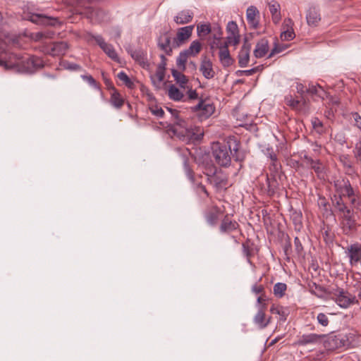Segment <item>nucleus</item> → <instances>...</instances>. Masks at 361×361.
Listing matches in <instances>:
<instances>
[{"label": "nucleus", "mask_w": 361, "mask_h": 361, "mask_svg": "<svg viewBox=\"0 0 361 361\" xmlns=\"http://www.w3.org/2000/svg\"><path fill=\"white\" fill-rule=\"evenodd\" d=\"M0 65L23 73H32L42 66V62L34 56H20L16 54H9L5 61L0 60Z\"/></svg>", "instance_id": "nucleus-1"}, {"label": "nucleus", "mask_w": 361, "mask_h": 361, "mask_svg": "<svg viewBox=\"0 0 361 361\" xmlns=\"http://www.w3.org/2000/svg\"><path fill=\"white\" fill-rule=\"evenodd\" d=\"M228 146L221 145L219 142L213 143L212 154L216 162L221 166H228L231 164V148L235 152L238 150V142L235 139H230Z\"/></svg>", "instance_id": "nucleus-2"}, {"label": "nucleus", "mask_w": 361, "mask_h": 361, "mask_svg": "<svg viewBox=\"0 0 361 361\" xmlns=\"http://www.w3.org/2000/svg\"><path fill=\"white\" fill-rule=\"evenodd\" d=\"M173 133L183 140H199L203 137L204 132L199 127L191 128L188 126L185 121L177 118L173 126Z\"/></svg>", "instance_id": "nucleus-3"}, {"label": "nucleus", "mask_w": 361, "mask_h": 361, "mask_svg": "<svg viewBox=\"0 0 361 361\" xmlns=\"http://www.w3.org/2000/svg\"><path fill=\"white\" fill-rule=\"evenodd\" d=\"M229 44L222 42H210V49H219V59L221 66L227 68L233 65L234 59L231 57L228 50Z\"/></svg>", "instance_id": "nucleus-4"}, {"label": "nucleus", "mask_w": 361, "mask_h": 361, "mask_svg": "<svg viewBox=\"0 0 361 361\" xmlns=\"http://www.w3.org/2000/svg\"><path fill=\"white\" fill-rule=\"evenodd\" d=\"M192 109L200 121L208 118L214 111V106L202 99Z\"/></svg>", "instance_id": "nucleus-5"}, {"label": "nucleus", "mask_w": 361, "mask_h": 361, "mask_svg": "<svg viewBox=\"0 0 361 361\" xmlns=\"http://www.w3.org/2000/svg\"><path fill=\"white\" fill-rule=\"evenodd\" d=\"M226 41L224 42L236 47L240 42V35L238 26L235 21L231 20L226 25Z\"/></svg>", "instance_id": "nucleus-6"}, {"label": "nucleus", "mask_w": 361, "mask_h": 361, "mask_svg": "<svg viewBox=\"0 0 361 361\" xmlns=\"http://www.w3.org/2000/svg\"><path fill=\"white\" fill-rule=\"evenodd\" d=\"M345 253L349 259L351 267L357 266L361 262V244L355 243L346 248Z\"/></svg>", "instance_id": "nucleus-7"}, {"label": "nucleus", "mask_w": 361, "mask_h": 361, "mask_svg": "<svg viewBox=\"0 0 361 361\" xmlns=\"http://www.w3.org/2000/svg\"><path fill=\"white\" fill-rule=\"evenodd\" d=\"M336 304L341 308H348L351 305L358 304L356 297L347 291L340 290L336 297Z\"/></svg>", "instance_id": "nucleus-8"}, {"label": "nucleus", "mask_w": 361, "mask_h": 361, "mask_svg": "<svg viewBox=\"0 0 361 361\" xmlns=\"http://www.w3.org/2000/svg\"><path fill=\"white\" fill-rule=\"evenodd\" d=\"M340 225L345 233H349L355 226L353 212L351 210L345 212V214L338 216Z\"/></svg>", "instance_id": "nucleus-9"}, {"label": "nucleus", "mask_w": 361, "mask_h": 361, "mask_svg": "<svg viewBox=\"0 0 361 361\" xmlns=\"http://www.w3.org/2000/svg\"><path fill=\"white\" fill-rule=\"evenodd\" d=\"M92 37L109 58L115 61H119L118 54L111 44L106 43L101 35H94Z\"/></svg>", "instance_id": "nucleus-10"}, {"label": "nucleus", "mask_w": 361, "mask_h": 361, "mask_svg": "<svg viewBox=\"0 0 361 361\" xmlns=\"http://www.w3.org/2000/svg\"><path fill=\"white\" fill-rule=\"evenodd\" d=\"M194 25H188L180 27L177 30L176 36L173 39V43L178 47L188 41L192 35Z\"/></svg>", "instance_id": "nucleus-11"}, {"label": "nucleus", "mask_w": 361, "mask_h": 361, "mask_svg": "<svg viewBox=\"0 0 361 361\" xmlns=\"http://www.w3.org/2000/svg\"><path fill=\"white\" fill-rule=\"evenodd\" d=\"M335 187L340 196H346L349 200L355 194L348 180H338L335 183Z\"/></svg>", "instance_id": "nucleus-12"}, {"label": "nucleus", "mask_w": 361, "mask_h": 361, "mask_svg": "<svg viewBox=\"0 0 361 361\" xmlns=\"http://www.w3.org/2000/svg\"><path fill=\"white\" fill-rule=\"evenodd\" d=\"M208 181L217 190L226 189L228 185L227 177L221 171H218L214 176L209 177Z\"/></svg>", "instance_id": "nucleus-13"}, {"label": "nucleus", "mask_w": 361, "mask_h": 361, "mask_svg": "<svg viewBox=\"0 0 361 361\" xmlns=\"http://www.w3.org/2000/svg\"><path fill=\"white\" fill-rule=\"evenodd\" d=\"M68 49V44L66 42H57L52 44L50 48L46 51L47 54L56 56L64 55Z\"/></svg>", "instance_id": "nucleus-14"}, {"label": "nucleus", "mask_w": 361, "mask_h": 361, "mask_svg": "<svg viewBox=\"0 0 361 361\" xmlns=\"http://www.w3.org/2000/svg\"><path fill=\"white\" fill-rule=\"evenodd\" d=\"M30 21L39 25H55L58 20L56 18H51L40 13H33L30 16Z\"/></svg>", "instance_id": "nucleus-15"}, {"label": "nucleus", "mask_w": 361, "mask_h": 361, "mask_svg": "<svg viewBox=\"0 0 361 361\" xmlns=\"http://www.w3.org/2000/svg\"><path fill=\"white\" fill-rule=\"evenodd\" d=\"M193 12L190 10H183L179 11L173 18L174 22L178 25L187 24L192 21Z\"/></svg>", "instance_id": "nucleus-16"}, {"label": "nucleus", "mask_w": 361, "mask_h": 361, "mask_svg": "<svg viewBox=\"0 0 361 361\" xmlns=\"http://www.w3.org/2000/svg\"><path fill=\"white\" fill-rule=\"evenodd\" d=\"M258 16L259 11L255 6H250L247 8L246 18L252 28H257L259 25Z\"/></svg>", "instance_id": "nucleus-17"}, {"label": "nucleus", "mask_w": 361, "mask_h": 361, "mask_svg": "<svg viewBox=\"0 0 361 361\" xmlns=\"http://www.w3.org/2000/svg\"><path fill=\"white\" fill-rule=\"evenodd\" d=\"M200 71L207 79H211L214 77L215 72L213 69L212 62L208 59H204L202 61Z\"/></svg>", "instance_id": "nucleus-18"}, {"label": "nucleus", "mask_w": 361, "mask_h": 361, "mask_svg": "<svg viewBox=\"0 0 361 361\" xmlns=\"http://www.w3.org/2000/svg\"><path fill=\"white\" fill-rule=\"evenodd\" d=\"M250 44H245L238 54V63L240 67H245L250 60Z\"/></svg>", "instance_id": "nucleus-19"}, {"label": "nucleus", "mask_w": 361, "mask_h": 361, "mask_svg": "<svg viewBox=\"0 0 361 361\" xmlns=\"http://www.w3.org/2000/svg\"><path fill=\"white\" fill-rule=\"evenodd\" d=\"M158 47L165 54L170 55L172 52V48L171 47V38L166 34L161 35L157 40Z\"/></svg>", "instance_id": "nucleus-20"}, {"label": "nucleus", "mask_w": 361, "mask_h": 361, "mask_svg": "<svg viewBox=\"0 0 361 361\" xmlns=\"http://www.w3.org/2000/svg\"><path fill=\"white\" fill-rule=\"evenodd\" d=\"M271 317H266L265 313L262 309H259L254 317V323L259 328L264 329L270 323Z\"/></svg>", "instance_id": "nucleus-21"}, {"label": "nucleus", "mask_w": 361, "mask_h": 361, "mask_svg": "<svg viewBox=\"0 0 361 361\" xmlns=\"http://www.w3.org/2000/svg\"><path fill=\"white\" fill-rule=\"evenodd\" d=\"M322 336L316 334H307L300 336L298 341L297 344L299 345H306L307 344L316 343Z\"/></svg>", "instance_id": "nucleus-22"}, {"label": "nucleus", "mask_w": 361, "mask_h": 361, "mask_svg": "<svg viewBox=\"0 0 361 361\" xmlns=\"http://www.w3.org/2000/svg\"><path fill=\"white\" fill-rule=\"evenodd\" d=\"M269 51V43L265 39L259 40L254 50V55L256 58H262Z\"/></svg>", "instance_id": "nucleus-23"}, {"label": "nucleus", "mask_w": 361, "mask_h": 361, "mask_svg": "<svg viewBox=\"0 0 361 361\" xmlns=\"http://www.w3.org/2000/svg\"><path fill=\"white\" fill-rule=\"evenodd\" d=\"M171 74L176 82L179 85L180 88L185 90L188 88V80L187 77L178 70L172 69Z\"/></svg>", "instance_id": "nucleus-24"}, {"label": "nucleus", "mask_w": 361, "mask_h": 361, "mask_svg": "<svg viewBox=\"0 0 361 361\" xmlns=\"http://www.w3.org/2000/svg\"><path fill=\"white\" fill-rule=\"evenodd\" d=\"M269 9L272 16V20L277 24L281 20L280 5L276 1L269 3Z\"/></svg>", "instance_id": "nucleus-25"}, {"label": "nucleus", "mask_w": 361, "mask_h": 361, "mask_svg": "<svg viewBox=\"0 0 361 361\" xmlns=\"http://www.w3.org/2000/svg\"><path fill=\"white\" fill-rule=\"evenodd\" d=\"M169 97L176 102L183 100L184 93L179 90L175 85H171L168 89Z\"/></svg>", "instance_id": "nucleus-26"}, {"label": "nucleus", "mask_w": 361, "mask_h": 361, "mask_svg": "<svg viewBox=\"0 0 361 361\" xmlns=\"http://www.w3.org/2000/svg\"><path fill=\"white\" fill-rule=\"evenodd\" d=\"M270 312L272 314H276L279 316V320L285 321L289 314L288 310L286 307L279 305H272L270 308Z\"/></svg>", "instance_id": "nucleus-27"}, {"label": "nucleus", "mask_w": 361, "mask_h": 361, "mask_svg": "<svg viewBox=\"0 0 361 361\" xmlns=\"http://www.w3.org/2000/svg\"><path fill=\"white\" fill-rule=\"evenodd\" d=\"M309 25L315 26L320 20V15L315 8H310L306 16Z\"/></svg>", "instance_id": "nucleus-28"}, {"label": "nucleus", "mask_w": 361, "mask_h": 361, "mask_svg": "<svg viewBox=\"0 0 361 361\" xmlns=\"http://www.w3.org/2000/svg\"><path fill=\"white\" fill-rule=\"evenodd\" d=\"M161 62L159 64L156 73L155 77L157 78L158 82H161L164 79L165 76V69H166V57L164 55H161Z\"/></svg>", "instance_id": "nucleus-29"}, {"label": "nucleus", "mask_w": 361, "mask_h": 361, "mask_svg": "<svg viewBox=\"0 0 361 361\" xmlns=\"http://www.w3.org/2000/svg\"><path fill=\"white\" fill-rule=\"evenodd\" d=\"M285 23H286L288 27L286 30L281 32L280 37L283 41H290L295 37V35L292 27H289V26L292 24L291 20L288 19L287 20H285Z\"/></svg>", "instance_id": "nucleus-30"}, {"label": "nucleus", "mask_w": 361, "mask_h": 361, "mask_svg": "<svg viewBox=\"0 0 361 361\" xmlns=\"http://www.w3.org/2000/svg\"><path fill=\"white\" fill-rule=\"evenodd\" d=\"M202 44L198 40H194L191 42L189 47L184 51L190 56H195L199 52L201 51Z\"/></svg>", "instance_id": "nucleus-31"}, {"label": "nucleus", "mask_w": 361, "mask_h": 361, "mask_svg": "<svg viewBox=\"0 0 361 361\" xmlns=\"http://www.w3.org/2000/svg\"><path fill=\"white\" fill-rule=\"evenodd\" d=\"M212 39L209 40L210 42H221L223 31L221 26L219 24H214L212 27Z\"/></svg>", "instance_id": "nucleus-32"}, {"label": "nucleus", "mask_w": 361, "mask_h": 361, "mask_svg": "<svg viewBox=\"0 0 361 361\" xmlns=\"http://www.w3.org/2000/svg\"><path fill=\"white\" fill-rule=\"evenodd\" d=\"M212 32V26L209 23H200L197 26V33L200 37H204Z\"/></svg>", "instance_id": "nucleus-33"}, {"label": "nucleus", "mask_w": 361, "mask_h": 361, "mask_svg": "<svg viewBox=\"0 0 361 361\" xmlns=\"http://www.w3.org/2000/svg\"><path fill=\"white\" fill-rule=\"evenodd\" d=\"M189 57L190 56L184 50L180 52L176 59V65L180 70L185 69V64Z\"/></svg>", "instance_id": "nucleus-34"}, {"label": "nucleus", "mask_w": 361, "mask_h": 361, "mask_svg": "<svg viewBox=\"0 0 361 361\" xmlns=\"http://www.w3.org/2000/svg\"><path fill=\"white\" fill-rule=\"evenodd\" d=\"M309 164L314 171L317 173L319 178H324L323 171L324 166L318 160H309Z\"/></svg>", "instance_id": "nucleus-35"}, {"label": "nucleus", "mask_w": 361, "mask_h": 361, "mask_svg": "<svg viewBox=\"0 0 361 361\" xmlns=\"http://www.w3.org/2000/svg\"><path fill=\"white\" fill-rule=\"evenodd\" d=\"M287 286L284 283H276L274 286V293L276 296L279 298H281L285 295V291L286 290Z\"/></svg>", "instance_id": "nucleus-36"}, {"label": "nucleus", "mask_w": 361, "mask_h": 361, "mask_svg": "<svg viewBox=\"0 0 361 361\" xmlns=\"http://www.w3.org/2000/svg\"><path fill=\"white\" fill-rule=\"evenodd\" d=\"M111 103L116 108H121L123 104V99L120 94L117 92H114L111 97Z\"/></svg>", "instance_id": "nucleus-37"}, {"label": "nucleus", "mask_w": 361, "mask_h": 361, "mask_svg": "<svg viewBox=\"0 0 361 361\" xmlns=\"http://www.w3.org/2000/svg\"><path fill=\"white\" fill-rule=\"evenodd\" d=\"M129 53L130 54L132 58L134 59L136 61L139 62L140 63H145V55L142 50H130L129 51Z\"/></svg>", "instance_id": "nucleus-38"}, {"label": "nucleus", "mask_w": 361, "mask_h": 361, "mask_svg": "<svg viewBox=\"0 0 361 361\" xmlns=\"http://www.w3.org/2000/svg\"><path fill=\"white\" fill-rule=\"evenodd\" d=\"M216 168L212 164H207L203 169V173L207 176V180H209V178L214 176L217 173Z\"/></svg>", "instance_id": "nucleus-39"}, {"label": "nucleus", "mask_w": 361, "mask_h": 361, "mask_svg": "<svg viewBox=\"0 0 361 361\" xmlns=\"http://www.w3.org/2000/svg\"><path fill=\"white\" fill-rule=\"evenodd\" d=\"M237 224L228 219L224 220L221 225V230L222 231H230L236 228Z\"/></svg>", "instance_id": "nucleus-40"}, {"label": "nucleus", "mask_w": 361, "mask_h": 361, "mask_svg": "<svg viewBox=\"0 0 361 361\" xmlns=\"http://www.w3.org/2000/svg\"><path fill=\"white\" fill-rule=\"evenodd\" d=\"M117 77L120 80L123 81L126 86L130 87L133 85V82L123 71L119 72Z\"/></svg>", "instance_id": "nucleus-41"}, {"label": "nucleus", "mask_w": 361, "mask_h": 361, "mask_svg": "<svg viewBox=\"0 0 361 361\" xmlns=\"http://www.w3.org/2000/svg\"><path fill=\"white\" fill-rule=\"evenodd\" d=\"M285 101L287 105L290 107L295 109L298 106L300 102L298 99H295L293 98L292 95H288L285 97Z\"/></svg>", "instance_id": "nucleus-42"}, {"label": "nucleus", "mask_w": 361, "mask_h": 361, "mask_svg": "<svg viewBox=\"0 0 361 361\" xmlns=\"http://www.w3.org/2000/svg\"><path fill=\"white\" fill-rule=\"evenodd\" d=\"M352 205L361 212V199L357 194H355L350 200Z\"/></svg>", "instance_id": "nucleus-43"}, {"label": "nucleus", "mask_w": 361, "mask_h": 361, "mask_svg": "<svg viewBox=\"0 0 361 361\" xmlns=\"http://www.w3.org/2000/svg\"><path fill=\"white\" fill-rule=\"evenodd\" d=\"M353 153L357 161L361 164V140L356 142Z\"/></svg>", "instance_id": "nucleus-44"}, {"label": "nucleus", "mask_w": 361, "mask_h": 361, "mask_svg": "<svg viewBox=\"0 0 361 361\" xmlns=\"http://www.w3.org/2000/svg\"><path fill=\"white\" fill-rule=\"evenodd\" d=\"M312 124L313 128L319 133H322L323 132V126L322 121L317 118H314L312 120Z\"/></svg>", "instance_id": "nucleus-45"}, {"label": "nucleus", "mask_w": 361, "mask_h": 361, "mask_svg": "<svg viewBox=\"0 0 361 361\" xmlns=\"http://www.w3.org/2000/svg\"><path fill=\"white\" fill-rule=\"evenodd\" d=\"M306 92L312 94L320 95V92H323V89L319 85H311L307 89H306Z\"/></svg>", "instance_id": "nucleus-46"}, {"label": "nucleus", "mask_w": 361, "mask_h": 361, "mask_svg": "<svg viewBox=\"0 0 361 361\" xmlns=\"http://www.w3.org/2000/svg\"><path fill=\"white\" fill-rule=\"evenodd\" d=\"M184 170H185V174H186L187 177L188 178V179L192 183H195V178L193 176L192 171L190 169L189 165L188 164L186 160L184 161Z\"/></svg>", "instance_id": "nucleus-47"}, {"label": "nucleus", "mask_w": 361, "mask_h": 361, "mask_svg": "<svg viewBox=\"0 0 361 361\" xmlns=\"http://www.w3.org/2000/svg\"><path fill=\"white\" fill-rule=\"evenodd\" d=\"M317 321L318 323L322 325L323 326H326L329 324V319L327 316L324 313H319L317 315Z\"/></svg>", "instance_id": "nucleus-48"}, {"label": "nucleus", "mask_w": 361, "mask_h": 361, "mask_svg": "<svg viewBox=\"0 0 361 361\" xmlns=\"http://www.w3.org/2000/svg\"><path fill=\"white\" fill-rule=\"evenodd\" d=\"M150 111L153 115L158 118L162 117L164 114V110L157 106L151 107Z\"/></svg>", "instance_id": "nucleus-49"}, {"label": "nucleus", "mask_w": 361, "mask_h": 361, "mask_svg": "<svg viewBox=\"0 0 361 361\" xmlns=\"http://www.w3.org/2000/svg\"><path fill=\"white\" fill-rule=\"evenodd\" d=\"M54 35V33L52 32H37L35 34V40H39L42 38H51V36Z\"/></svg>", "instance_id": "nucleus-50"}, {"label": "nucleus", "mask_w": 361, "mask_h": 361, "mask_svg": "<svg viewBox=\"0 0 361 361\" xmlns=\"http://www.w3.org/2000/svg\"><path fill=\"white\" fill-rule=\"evenodd\" d=\"M82 78L85 80L91 86L97 88V82L91 75H83Z\"/></svg>", "instance_id": "nucleus-51"}, {"label": "nucleus", "mask_w": 361, "mask_h": 361, "mask_svg": "<svg viewBox=\"0 0 361 361\" xmlns=\"http://www.w3.org/2000/svg\"><path fill=\"white\" fill-rule=\"evenodd\" d=\"M353 118L355 121V125L361 130V116L357 113L353 114Z\"/></svg>", "instance_id": "nucleus-52"}, {"label": "nucleus", "mask_w": 361, "mask_h": 361, "mask_svg": "<svg viewBox=\"0 0 361 361\" xmlns=\"http://www.w3.org/2000/svg\"><path fill=\"white\" fill-rule=\"evenodd\" d=\"M294 245H295V250H296L297 252H298V253L301 252L303 248H302V245L300 243V240L298 237H295L294 239Z\"/></svg>", "instance_id": "nucleus-53"}, {"label": "nucleus", "mask_w": 361, "mask_h": 361, "mask_svg": "<svg viewBox=\"0 0 361 361\" xmlns=\"http://www.w3.org/2000/svg\"><path fill=\"white\" fill-rule=\"evenodd\" d=\"M264 287L262 285L255 284L252 287V291L256 294L262 293Z\"/></svg>", "instance_id": "nucleus-54"}, {"label": "nucleus", "mask_w": 361, "mask_h": 361, "mask_svg": "<svg viewBox=\"0 0 361 361\" xmlns=\"http://www.w3.org/2000/svg\"><path fill=\"white\" fill-rule=\"evenodd\" d=\"M338 212H339V215H342V214H345V212H348L350 209H349L345 204H339V207L336 208Z\"/></svg>", "instance_id": "nucleus-55"}, {"label": "nucleus", "mask_w": 361, "mask_h": 361, "mask_svg": "<svg viewBox=\"0 0 361 361\" xmlns=\"http://www.w3.org/2000/svg\"><path fill=\"white\" fill-rule=\"evenodd\" d=\"M188 98L190 99H195L197 98V93L195 90L188 89Z\"/></svg>", "instance_id": "nucleus-56"}, {"label": "nucleus", "mask_w": 361, "mask_h": 361, "mask_svg": "<svg viewBox=\"0 0 361 361\" xmlns=\"http://www.w3.org/2000/svg\"><path fill=\"white\" fill-rule=\"evenodd\" d=\"M295 216L293 217V221L295 222V226H301V214L300 213H295Z\"/></svg>", "instance_id": "nucleus-57"}, {"label": "nucleus", "mask_w": 361, "mask_h": 361, "mask_svg": "<svg viewBox=\"0 0 361 361\" xmlns=\"http://www.w3.org/2000/svg\"><path fill=\"white\" fill-rule=\"evenodd\" d=\"M296 90L297 92L301 94L306 92V89L305 88V86L302 83H297Z\"/></svg>", "instance_id": "nucleus-58"}, {"label": "nucleus", "mask_w": 361, "mask_h": 361, "mask_svg": "<svg viewBox=\"0 0 361 361\" xmlns=\"http://www.w3.org/2000/svg\"><path fill=\"white\" fill-rule=\"evenodd\" d=\"M258 70V68H251V69H249V70H245V71H243L242 73L245 75H252L253 73H255V72H257Z\"/></svg>", "instance_id": "nucleus-59"}, {"label": "nucleus", "mask_w": 361, "mask_h": 361, "mask_svg": "<svg viewBox=\"0 0 361 361\" xmlns=\"http://www.w3.org/2000/svg\"><path fill=\"white\" fill-rule=\"evenodd\" d=\"M336 208L338 207H339V204H345L344 202H343L342 200V198H341V196H340L339 197H336Z\"/></svg>", "instance_id": "nucleus-60"}, {"label": "nucleus", "mask_w": 361, "mask_h": 361, "mask_svg": "<svg viewBox=\"0 0 361 361\" xmlns=\"http://www.w3.org/2000/svg\"><path fill=\"white\" fill-rule=\"evenodd\" d=\"M281 51V49H278L277 47L274 48L270 54L269 55V58H271L275 53H279Z\"/></svg>", "instance_id": "nucleus-61"}, {"label": "nucleus", "mask_w": 361, "mask_h": 361, "mask_svg": "<svg viewBox=\"0 0 361 361\" xmlns=\"http://www.w3.org/2000/svg\"><path fill=\"white\" fill-rule=\"evenodd\" d=\"M79 68V66L77 65V64H75V63H73V64H71L68 68L69 69H71V70H76L77 68Z\"/></svg>", "instance_id": "nucleus-62"}, {"label": "nucleus", "mask_w": 361, "mask_h": 361, "mask_svg": "<svg viewBox=\"0 0 361 361\" xmlns=\"http://www.w3.org/2000/svg\"><path fill=\"white\" fill-rule=\"evenodd\" d=\"M356 293L357 297L361 300V286H359L356 288Z\"/></svg>", "instance_id": "nucleus-63"}, {"label": "nucleus", "mask_w": 361, "mask_h": 361, "mask_svg": "<svg viewBox=\"0 0 361 361\" xmlns=\"http://www.w3.org/2000/svg\"><path fill=\"white\" fill-rule=\"evenodd\" d=\"M120 35H121V31H120L119 30H117L116 31L115 36H116V37H120Z\"/></svg>", "instance_id": "nucleus-64"}]
</instances>
